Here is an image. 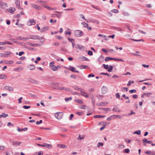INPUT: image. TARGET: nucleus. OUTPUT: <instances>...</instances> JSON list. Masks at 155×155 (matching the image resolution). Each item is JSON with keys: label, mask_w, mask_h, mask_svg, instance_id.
Wrapping results in <instances>:
<instances>
[{"label": "nucleus", "mask_w": 155, "mask_h": 155, "mask_svg": "<svg viewBox=\"0 0 155 155\" xmlns=\"http://www.w3.org/2000/svg\"><path fill=\"white\" fill-rule=\"evenodd\" d=\"M38 38V36L35 35H29L28 36V38H24V39L29 40V39H32L34 40H37Z\"/></svg>", "instance_id": "1"}, {"label": "nucleus", "mask_w": 155, "mask_h": 155, "mask_svg": "<svg viewBox=\"0 0 155 155\" xmlns=\"http://www.w3.org/2000/svg\"><path fill=\"white\" fill-rule=\"evenodd\" d=\"M74 34L75 36L79 37L82 36L83 35V32L80 30H77L75 31Z\"/></svg>", "instance_id": "2"}, {"label": "nucleus", "mask_w": 155, "mask_h": 155, "mask_svg": "<svg viewBox=\"0 0 155 155\" xmlns=\"http://www.w3.org/2000/svg\"><path fill=\"white\" fill-rule=\"evenodd\" d=\"M28 82L32 83L33 84H38V82L32 78H29L28 79Z\"/></svg>", "instance_id": "3"}, {"label": "nucleus", "mask_w": 155, "mask_h": 155, "mask_svg": "<svg viewBox=\"0 0 155 155\" xmlns=\"http://www.w3.org/2000/svg\"><path fill=\"white\" fill-rule=\"evenodd\" d=\"M31 6L32 8L38 10H41V8L40 6L35 4H31Z\"/></svg>", "instance_id": "4"}, {"label": "nucleus", "mask_w": 155, "mask_h": 155, "mask_svg": "<svg viewBox=\"0 0 155 155\" xmlns=\"http://www.w3.org/2000/svg\"><path fill=\"white\" fill-rule=\"evenodd\" d=\"M35 22L33 19H31L29 20L27 23V25H28L30 26L32 25H35Z\"/></svg>", "instance_id": "5"}, {"label": "nucleus", "mask_w": 155, "mask_h": 155, "mask_svg": "<svg viewBox=\"0 0 155 155\" xmlns=\"http://www.w3.org/2000/svg\"><path fill=\"white\" fill-rule=\"evenodd\" d=\"M11 141L13 145L15 146H19L21 143V142L16 140H11Z\"/></svg>", "instance_id": "6"}, {"label": "nucleus", "mask_w": 155, "mask_h": 155, "mask_svg": "<svg viewBox=\"0 0 155 155\" xmlns=\"http://www.w3.org/2000/svg\"><path fill=\"white\" fill-rule=\"evenodd\" d=\"M80 92H81V94L82 95L87 98L88 97V96L87 93L86 92L83 91L82 89H81V91H80Z\"/></svg>", "instance_id": "7"}, {"label": "nucleus", "mask_w": 155, "mask_h": 155, "mask_svg": "<svg viewBox=\"0 0 155 155\" xmlns=\"http://www.w3.org/2000/svg\"><path fill=\"white\" fill-rule=\"evenodd\" d=\"M58 84L57 83H52V87L54 89H57L58 88Z\"/></svg>", "instance_id": "8"}, {"label": "nucleus", "mask_w": 155, "mask_h": 155, "mask_svg": "<svg viewBox=\"0 0 155 155\" xmlns=\"http://www.w3.org/2000/svg\"><path fill=\"white\" fill-rule=\"evenodd\" d=\"M7 10L9 13H13L15 10V9L14 8H10Z\"/></svg>", "instance_id": "9"}, {"label": "nucleus", "mask_w": 155, "mask_h": 155, "mask_svg": "<svg viewBox=\"0 0 155 155\" xmlns=\"http://www.w3.org/2000/svg\"><path fill=\"white\" fill-rule=\"evenodd\" d=\"M5 89L11 91H12L13 90V88L12 87L6 86L5 87Z\"/></svg>", "instance_id": "10"}, {"label": "nucleus", "mask_w": 155, "mask_h": 155, "mask_svg": "<svg viewBox=\"0 0 155 155\" xmlns=\"http://www.w3.org/2000/svg\"><path fill=\"white\" fill-rule=\"evenodd\" d=\"M98 36L99 37H101L103 38H104L105 40H106V41H107L108 40V37H107V36L106 35H104L101 34H99L98 35Z\"/></svg>", "instance_id": "11"}, {"label": "nucleus", "mask_w": 155, "mask_h": 155, "mask_svg": "<svg viewBox=\"0 0 155 155\" xmlns=\"http://www.w3.org/2000/svg\"><path fill=\"white\" fill-rule=\"evenodd\" d=\"M28 68L31 70H34L35 68V66L33 64H30L28 65Z\"/></svg>", "instance_id": "12"}, {"label": "nucleus", "mask_w": 155, "mask_h": 155, "mask_svg": "<svg viewBox=\"0 0 155 155\" xmlns=\"http://www.w3.org/2000/svg\"><path fill=\"white\" fill-rule=\"evenodd\" d=\"M42 147L51 148L52 146L50 144L44 143L43 144V145L42 146Z\"/></svg>", "instance_id": "13"}, {"label": "nucleus", "mask_w": 155, "mask_h": 155, "mask_svg": "<svg viewBox=\"0 0 155 155\" xmlns=\"http://www.w3.org/2000/svg\"><path fill=\"white\" fill-rule=\"evenodd\" d=\"M23 68L21 67H18L15 68L14 69V71H20L23 70Z\"/></svg>", "instance_id": "14"}, {"label": "nucleus", "mask_w": 155, "mask_h": 155, "mask_svg": "<svg viewBox=\"0 0 155 155\" xmlns=\"http://www.w3.org/2000/svg\"><path fill=\"white\" fill-rule=\"evenodd\" d=\"M20 0H15V3L17 7L20 6Z\"/></svg>", "instance_id": "15"}, {"label": "nucleus", "mask_w": 155, "mask_h": 155, "mask_svg": "<svg viewBox=\"0 0 155 155\" xmlns=\"http://www.w3.org/2000/svg\"><path fill=\"white\" fill-rule=\"evenodd\" d=\"M27 130V128H26V127H25V128H22V129H20L19 127L17 128V130L19 132H21L22 131H25Z\"/></svg>", "instance_id": "16"}, {"label": "nucleus", "mask_w": 155, "mask_h": 155, "mask_svg": "<svg viewBox=\"0 0 155 155\" xmlns=\"http://www.w3.org/2000/svg\"><path fill=\"white\" fill-rule=\"evenodd\" d=\"M48 27H44L41 28L40 30V32H42L48 30Z\"/></svg>", "instance_id": "17"}, {"label": "nucleus", "mask_w": 155, "mask_h": 155, "mask_svg": "<svg viewBox=\"0 0 155 155\" xmlns=\"http://www.w3.org/2000/svg\"><path fill=\"white\" fill-rule=\"evenodd\" d=\"M68 69L70 70L71 71L74 72V70L75 69V68L74 67L69 66L68 67V68H67Z\"/></svg>", "instance_id": "18"}, {"label": "nucleus", "mask_w": 155, "mask_h": 155, "mask_svg": "<svg viewBox=\"0 0 155 155\" xmlns=\"http://www.w3.org/2000/svg\"><path fill=\"white\" fill-rule=\"evenodd\" d=\"M97 106H104L106 105V103L104 102H102L101 103H97Z\"/></svg>", "instance_id": "19"}, {"label": "nucleus", "mask_w": 155, "mask_h": 155, "mask_svg": "<svg viewBox=\"0 0 155 155\" xmlns=\"http://www.w3.org/2000/svg\"><path fill=\"white\" fill-rule=\"evenodd\" d=\"M105 117V115H95L94 116V118H102L104 117Z\"/></svg>", "instance_id": "20"}, {"label": "nucleus", "mask_w": 155, "mask_h": 155, "mask_svg": "<svg viewBox=\"0 0 155 155\" xmlns=\"http://www.w3.org/2000/svg\"><path fill=\"white\" fill-rule=\"evenodd\" d=\"M8 116V114H6L5 113H3L1 115H0V118L2 117H6Z\"/></svg>", "instance_id": "21"}, {"label": "nucleus", "mask_w": 155, "mask_h": 155, "mask_svg": "<svg viewBox=\"0 0 155 155\" xmlns=\"http://www.w3.org/2000/svg\"><path fill=\"white\" fill-rule=\"evenodd\" d=\"M112 117H113V118L116 117L118 118L119 119H121L122 118V117L119 115H112Z\"/></svg>", "instance_id": "22"}, {"label": "nucleus", "mask_w": 155, "mask_h": 155, "mask_svg": "<svg viewBox=\"0 0 155 155\" xmlns=\"http://www.w3.org/2000/svg\"><path fill=\"white\" fill-rule=\"evenodd\" d=\"M75 101L77 103H79L80 104H83V101H82L81 100L79 99H77L75 100Z\"/></svg>", "instance_id": "23"}, {"label": "nucleus", "mask_w": 155, "mask_h": 155, "mask_svg": "<svg viewBox=\"0 0 155 155\" xmlns=\"http://www.w3.org/2000/svg\"><path fill=\"white\" fill-rule=\"evenodd\" d=\"M58 66H57V67H56L54 65L52 68H51V69L53 71H55L58 70Z\"/></svg>", "instance_id": "24"}, {"label": "nucleus", "mask_w": 155, "mask_h": 155, "mask_svg": "<svg viewBox=\"0 0 155 155\" xmlns=\"http://www.w3.org/2000/svg\"><path fill=\"white\" fill-rule=\"evenodd\" d=\"M73 87L76 90L78 91H81V88H79L76 86H73Z\"/></svg>", "instance_id": "25"}, {"label": "nucleus", "mask_w": 155, "mask_h": 155, "mask_svg": "<svg viewBox=\"0 0 155 155\" xmlns=\"http://www.w3.org/2000/svg\"><path fill=\"white\" fill-rule=\"evenodd\" d=\"M152 93L151 92H149L146 93H144V95H145V96L147 97H149L150 95H152Z\"/></svg>", "instance_id": "26"}, {"label": "nucleus", "mask_w": 155, "mask_h": 155, "mask_svg": "<svg viewBox=\"0 0 155 155\" xmlns=\"http://www.w3.org/2000/svg\"><path fill=\"white\" fill-rule=\"evenodd\" d=\"M113 67L112 66L109 65V68L108 69L107 71L109 72H111L112 71V70L113 69Z\"/></svg>", "instance_id": "27"}, {"label": "nucleus", "mask_w": 155, "mask_h": 155, "mask_svg": "<svg viewBox=\"0 0 155 155\" xmlns=\"http://www.w3.org/2000/svg\"><path fill=\"white\" fill-rule=\"evenodd\" d=\"M87 66L86 65H81L79 66V67L81 69H85L86 67H87Z\"/></svg>", "instance_id": "28"}, {"label": "nucleus", "mask_w": 155, "mask_h": 155, "mask_svg": "<svg viewBox=\"0 0 155 155\" xmlns=\"http://www.w3.org/2000/svg\"><path fill=\"white\" fill-rule=\"evenodd\" d=\"M59 147L61 148H65L66 147V146L64 144H59Z\"/></svg>", "instance_id": "29"}, {"label": "nucleus", "mask_w": 155, "mask_h": 155, "mask_svg": "<svg viewBox=\"0 0 155 155\" xmlns=\"http://www.w3.org/2000/svg\"><path fill=\"white\" fill-rule=\"evenodd\" d=\"M43 6L44 7L46 8H47L48 9H49V10H51V9H53L52 8H50V7H49L48 6H47V5H43Z\"/></svg>", "instance_id": "30"}, {"label": "nucleus", "mask_w": 155, "mask_h": 155, "mask_svg": "<svg viewBox=\"0 0 155 155\" xmlns=\"http://www.w3.org/2000/svg\"><path fill=\"white\" fill-rule=\"evenodd\" d=\"M89 21L90 22L96 23L98 24L99 23L98 21L97 20H93L91 19H89Z\"/></svg>", "instance_id": "31"}, {"label": "nucleus", "mask_w": 155, "mask_h": 155, "mask_svg": "<svg viewBox=\"0 0 155 155\" xmlns=\"http://www.w3.org/2000/svg\"><path fill=\"white\" fill-rule=\"evenodd\" d=\"M113 111L115 112H120V110L119 109H118L117 108H114L112 110Z\"/></svg>", "instance_id": "32"}, {"label": "nucleus", "mask_w": 155, "mask_h": 155, "mask_svg": "<svg viewBox=\"0 0 155 155\" xmlns=\"http://www.w3.org/2000/svg\"><path fill=\"white\" fill-rule=\"evenodd\" d=\"M81 59L82 60H85V61H88L89 60V59L87 58H86L84 56H82V57H81Z\"/></svg>", "instance_id": "33"}, {"label": "nucleus", "mask_w": 155, "mask_h": 155, "mask_svg": "<svg viewBox=\"0 0 155 155\" xmlns=\"http://www.w3.org/2000/svg\"><path fill=\"white\" fill-rule=\"evenodd\" d=\"M114 58H110L109 57H107L105 58V61H107L110 60H114Z\"/></svg>", "instance_id": "34"}, {"label": "nucleus", "mask_w": 155, "mask_h": 155, "mask_svg": "<svg viewBox=\"0 0 155 155\" xmlns=\"http://www.w3.org/2000/svg\"><path fill=\"white\" fill-rule=\"evenodd\" d=\"M63 115V113L62 112H59V119H61Z\"/></svg>", "instance_id": "35"}, {"label": "nucleus", "mask_w": 155, "mask_h": 155, "mask_svg": "<svg viewBox=\"0 0 155 155\" xmlns=\"http://www.w3.org/2000/svg\"><path fill=\"white\" fill-rule=\"evenodd\" d=\"M130 150L129 149L127 148V149H125L123 150V152L124 153H128L130 152Z\"/></svg>", "instance_id": "36"}, {"label": "nucleus", "mask_w": 155, "mask_h": 155, "mask_svg": "<svg viewBox=\"0 0 155 155\" xmlns=\"http://www.w3.org/2000/svg\"><path fill=\"white\" fill-rule=\"evenodd\" d=\"M140 134H141V130H136L134 133V134H137L138 135H140Z\"/></svg>", "instance_id": "37"}, {"label": "nucleus", "mask_w": 155, "mask_h": 155, "mask_svg": "<svg viewBox=\"0 0 155 155\" xmlns=\"http://www.w3.org/2000/svg\"><path fill=\"white\" fill-rule=\"evenodd\" d=\"M72 99L71 97H70L69 98H65L64 99L65 101L66 102H68L69 101L71 100Z\"/></svg>", "instance_id": "38"}, {"label": "nucleus", "mask_w": 155, "mask_h": 155, "mask_svg": "<svg viewBox=\"0 0 155 155\" xmlns=\"http://www.w3.org/2000/svg\"><path fill=\"white\" fill-rule=\"evenodd\" d=\"M81 23L83 25L84 27L87 28L88 26V25L85 22H82Z\"/></svg>", "instance_id": "39"}, {"label": "nucleus", "mask_w": 155, "mask_h": 155, "mask_svg": "<svg viewBox=\"0 0 155 155\" xmlns=\"http://www.w3.org/2000/svg\"><path fill=\"white\" fill-rule=\"evenodd\" d=\"M18 38L20 40H22L23 41H25L27 40L26 39H24V38H24V37H18Z\"/></svg>", "instance_id": "40"}, {"label": "nucleus", "mask_w": 155, "mask_h": 155, "mask_svg": "<svg viewBox=\"0 0 155 155\" xmlns=\"http://www.w3.org/2000/svg\"><path fill=\"white\" fill-rule=\"evenodd\" d=\"M129 92L130 93L132 94L133 93H135L136 92V91L135 89H133L130 90Z\"/></svg>", "instance_id": "41"}, {"label": "nucleus", "mask_w": 155, "mask_h": 155, "mask_svg": "<svg viewBox=\"0 0 155 155\" xmlns=\"http://www.w3.org/2000/svg\"><path fill=\"white\" fill-rule=\"evenodd\" d=\"M11 53L9 52V51H8L6 53V54H4V55H3V56L5 57H7V55H11Z\"/></svg>", "instance_id": "42"}, {"label": "nucleus", "mask_w": 155, "mask_h": 155, "mask_svg": "<svg viewBox=\"0 0 155 155\" xmlns=\"http://www.w3.org/2000/svg\"><path fill=\"white\" fill-rule=\"evenodd\" d=\"M86 106L85 105H81L80 106V108L81 109H86Z\"/></svg>", "instance_id": "43"}, {"label": "nucleus", "mask_w": 155, "mask_h": 155, "mask_svg": "<svg viewBox=\"0 0 155 155\" xmlns=\"http://www.w3.org/2000/svg\"><path fill=\"white\" fill-rule=\"evenodd\" d=\"M103 66L104 68L105 69H108L109 68V66L107 64H104Z\"/></svg>", "instance_id": "44"}, {"label": "nucleus", "mask_w": 155, "mask_h": 155, "mask_svg": "<svg viewBox=\"0 0 155 155\" xmlns=\"http://www.w3.org/2000/svg\"><path fill=\"white\" fill-rule=\"evenodd\" d=\"M123 14L125 16H129L130 15V14L129 13L126 12H124L123 13Z\"/></svg>", "instance_id": "45"}, {"label": "nucleus", "mask_w": 155, "mask_h": 155, "mask_svg": "<svg viewBox=\"0 0 155 155\" xmlns=\"http://www.w3.org/2000/svg\"><path fill=\"white\" fill-rule=\"evenodd\" d=\"M111 12L115 13H117L119 12V11L117 9H113L111 10Z\"/></svg>", "instance_id": "46"}, {"label": "nucleus", "mask_w": 155, "mask_h": 155, "mask_svg": "<svg viewBox=\"0 0 155 155\" xmlns=\"http://www.w3.org/2000/svg\"><path fill=\"white\" fill-rule=\"evenodd\" d=\"M132 40L133 41H137V42H138V41H144V40L143 39H139V40H136V39H132Z\"/></svg>", "instance_id": "47"}, {"label": "nucleus", "mask_w": 155, "mask_h": 155, "mask_svg": "<svg viewBox=\"0 0 155 155\" xmlns=\"http://www.w3.org/2000/svg\"><path fill=\"white\" fill-rule=\"evenodd\" d=\"M121 89L123 91H124V90H125L126 91H127L128 88L126 87H122L121 88Z\"/></svg>", "instance_id": "48"}, {"label": "nucleus", "mask_w": 155, "mask_h": 155, "mask_svg": "<svg viewBox=\"0 0 155 155\" xmlns=\"http://www.w3.org/2000/svg\"><path fill=\"white\" fill-rule=\"evenodd\" d=\"M30 106H26V105H24L23 106V108L25 109H28V108H30Z\"/></svg>", "instance_id": "49"}, {"label": "nucleus", "mask_w": 155, "mask_h": 155, "mask_svg": "<svg viewBox=\"0 0 155 155\" xmlns=\"http://www.w3.org/2000/svg\"><path fill=\"white\" fill-rule=\"evenodd\" d=\"M26 44L31 46H34V44H32L29 42H27Z\"/></svg>", "instance_id": "50"}, {"label": "nucleus", "mask_w": 155, "mask_h": 155, "mask_svg": "<svg viewBox=\"0 0 155 155\" xmlns=\"http://www.w3.org/2000/svg\"><path fill=\"white\" fill-rule=\"evenodd\" d=\"M114 59L115 60V61H121L123 62H124V61L121 59H117V58H114Z\"/></svg>", "instance_id": "51"}, {"label": "nucleus", "mask_w": 155, "mask_h": 155, "mask_svg": "<svg viewBox=\"0 0 155 155\" xmlns=\"http://www.w3.org/2000/svg\"><path fill=\"white\" fill-rule=\"evenodd\" d=\"M130 54L132 55H135V56H141V55L139 54H137L135 53H130Z\"/></svg>", "instance_id": "52"}, {"label": "nucleus", "mask_w": 155, "mask_h": 155, "mask_svg": "<svg viewBox=\"0 0 155 155\" xmlns=\"http://www.w3.org/2000/svg\"><path fill=\"white\" fill-rule=\"evenodd\" d=\"M3 5H4V3L3 2L0 1V8L3 9Z\"/></svg>", "instance_id": "53"}, {"label": "nucleus", "mask_w": 155, "mask_h": 155, "mask_svg": "<svg viewBox=\"0 0 155 155\" xmlns=\"http://www.w3.org/2000/svg\"><path fill=\"white\" fill-rule=\"evenodd\" d=\"M100 74L101 75H107L108 77H110V75L107 73H104L102 72Z\"/></svg>", "instance_id": "54"}, {"label": "nucleus", "mask_w": 155, "mask_h": 155, "mask_svg": "<svg viewBox=\"0 0 155 155\" xmlns=\"http://www.w3.org/2000/svg\"><path fill=\"white\" fill-rule=\"evenodd\" d=\"M13 61L12 60H10L8 61L6 63L7 64H13Z\"/></svg>", "instance_id": "55"}, {"label": "nucleus", "mask_w": 155, "mask_h": 155, "mask_svg": "<svg viewBox=\"0 0 155 155\" xmlns=\"http://www.w3.org/2000/svg\"><path fill=\"white\" fill-rule=\"evenodd\" d=\"M88 54L90 56L93 55V52L91 51H89L87 52Z\"/></svg>", "instance_id": "56"}, {"label": "nucleus", "mask_w": 155, "mask_h": 155, "mask_svg": "<svg viewBox=\"0 0 155 155\" xmlns=\"http://www.w3.org/2000/svg\"><path fill=\"white\" fill-rule=\"evenodd\" d=\"M115 36V35H110L108 36L107 37H108V40L109 39V38H114V36Z\"/></svg>", "instance_id": "57"}, {"label": "nucleus", "mask_w": 155, "mask_h": 155, "mask_svg": "<svg viewBox=\"0 0 155 155\" xmlns=\"http://www.w3.org/2000/svg\"><path fill=\"white\" fill-rule=\"evenodd\" d=\"M103 143H98L97 145V147H99L100 146H103Z\"/></svg>", "instance_id": "58"}, {"label": "nucleus", "mask_w": 155, "mask_h": 155, "mask_svg": "<svg viewBox=\"0 0 155 155\" xmlns=\"http://www.w3.org/2000/svg\"><path fill=\"white\" fill-rule=\"evenodd\" d=\"M59 90L65 91L66 90V88L64 87H59Z\"/></svg>", "instance_id": "59"}, {"label": "nucleus", "mask_w": 155, "mask_h": 155, "mask_svg": "<svg viewBox=\"0 0 155 155\" xmlns=\"http://www.w3.org/2000/svg\"><path fill=\"white\" fill-rule=\"evenodd\" d=\"M5 75L4 74H0V78L3 79L4 78Z\"/></svg>", "instance_id": "60"}, {"label": "nucleus", "mask_w": 155, "mask_h": 155, "mask_svg": "<svg viewBox=\"0 0 155 155\" xmlns=\"http://www.w3.org/2000/svg\"><path fill=\"white\" fill-rule=\"evenodd\" d=\"M42 122V120H40L39 121H37L36 122V124L37 125L41 123Z\"/></svg>", "instance_id": "61"}, {"label": "nucleus", "mask_w": 155, "mask_h": 155, "mask_svg": "<svg viewBox=\"0 0 155 155\" xmlns=\"http://www.w3.org/2000/svg\"><path fill=\"white\" fill-rule=\"evenodd\" d=\"M22 98H23L22 97H21L18 100V103L19 104H20V103H21L22 102H21V100L22 99Z\"/></svg>", "instance_id": "62"}, {"label": "nucleus", "mask_w": 155, "mask_h": 155, "mask_svg": "<svg viewBox=\"0 0 155 155\" xmlns=\"http://www.w3.org/2000/svg\"><path fill=\"white\" fill-rule=\"evenodd\" d=\"M122 96L124 98H125V99H129V97L128 96H127L126 97V95L125 94H124Z\"/></svg>", "instance_id": "63"}, {"label": "nucleus", "mask_w": 155, "mask_h": 155, "mask_svg": "<svg viewBox=\"0 0 155 155\" xmlns=\"http://www.w3.org/2000/svg\"><path fill=\"white\" fill-rule=\"evenodd\" d=\"M147 141H148V140L146 139H145L143 140V141L144 143V145H145V144H146L145 142H147Z\"/></svg>", "instance_id": "64"}]
</instances>
